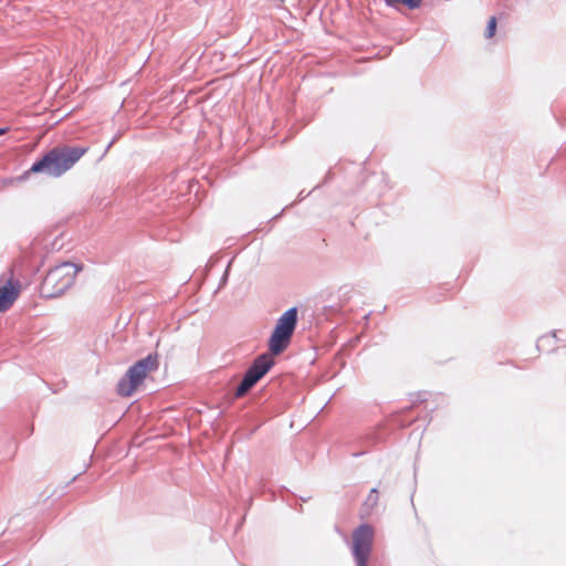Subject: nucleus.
Segmentation results:
<instances>
[{"label": "nucleus", "mask_w": 566, "mask_h": 566, "mask_svg": "<svg viewBox=\"0 0 566 566\" xmlns=\"http://www.w3.org/2000/svg\"><path fill=\"white\" fill-rule=\"evenodd\" d=\"M296 325L297 307L294 306L277 318L268 342L270 354H261L253 360L234 390L235 399L244 397L273 367L274 359L272 356H279L289 347Z\"/></svg>", "instance_id": "nucleus-1"}, {"label": "nucleus", "mask_w": 566, "mask_h": 566, "mask_svg": "<svg viewBox=\"0 0 566 566\" xmlns=\"http://www.w3.org/2000/svg\"><path fill=\"white\" fill-rule=\"evenodd\" d=\"M86 151L87 148L81 146L53 147L42 158L34 161L28 172H42L51 177H60L71 169Z\"/></svg>", "instance_id": "nucleus-2"}, {"label": "nucleus", "mask_w": 566, "mask_h": 566, "mask_svg": "<svg viewBox=\"0 0 566 566\" xmlns=\"http://www.w3.org/2000/svg\"><path fill=\"white\" fill-rule=\"evenodd\" d=\"M81 270L82 265L70 261L62 262L50 269L40 286L41 296L44 298L61 296L74 284L75 276Z\"/></svg>", "instance_id": "nucleus-3"}, {"label": "nucleus", "mask_w": 566, "mask_h": 566, "mask_svg": "<svg viewBox=\"0 0 566 566\" xmlns=\"http://www.w3.org/2000/svg\"><path fill=\"white\" fill-rule=\"evenodd\" d=\"M158 368V355L149 354L128 368L125 376L117 384V392L122 397H129L144 381L147 374Z\"/></svg>", "instance_id": "nucleus-4"}, {"label": "nucleus", "mask_w": 566, "mask_h": 566, "mask_svg": "<svg viewBox=\"0 0 566 566\" xmlns=\"http://www.w3.org/2000/svg\"><path fill=\"white\" fill-rule=\"evenodd\" d=\"M374 535L371 526L367 524L360 525L353 532V555L357 566H367Z\"/></svg>", "instance_id": "nucleus-5"}, {"label": "nucleus", "mask_w": 566, "mask_h": 566, "mask_svg": "<svg viewBox=\"0 0 566 566\" xmlns=\"http://www.w3.org/2000/svg\"><path fill=\"white\" fill-rule=\"evenodd\" d=\"M19 290L15 289L10 282L7 285L0 286V312H6L10 308L17 300Z\"/></svg>", "instance_id": "nucleus-6"}, {"label": "nucleus", "mask_w": 566, "mask_h": 566, "mask_svg": "<svg viewBox=\"0 0 566 566\" xmlns=\"http://www.w3.org/2000/svg\"><path fill=\"white\" fill-rule=\"evenodd\" d=\"M387 7L395 8L399 4H403L407 8L413 10L420 7L422 0H382Z\"/></svg>", "instance_id": "nucleus-7"}, {"label": "nucleus", "mask_w": 566, "mask_h": 566, "mask_svg": "<svg viewBox=\"0 0 566 566\" xmlns=\"http://www.w3.org/2000/svg\"><path fill=\"white\" fill-rule=\"evenodd\" d=\"M556 338V332H553L551 335H545L538 338L536 347L538 350H549L547 346L551 345V342Z\"/></svg>", "instance_id": "nucleus-8"}, {"label": "nucleus", "mask_w": 566, "mask_h": 566, "mask_svg": "<svg viewBox=\"0 0 566 566\" xmlns=\"http://www.w3.org/2000/svg\"><path fill=\"white\" fill-rule=\"evenodd\" d=\"M495 30H496V18L492 17L489 20L486 29H485V38H488V39L492 38L495 34Z\"/></svg>", "instance_id": "nucleus-9"}, {"label": "nucleus", "mask_w": 566, "mask_h": 566, "mask_svg": "<svg viewBox=\"0 0 566 566\" xmlns=\"http://www.w3.org/2000/svg\"><path fill=\"white\" fill-rule=\"evenodd\" d=\"M228 275H229V266L226 269L222 277H221V282H220V285H223L226 284L227 280H228Z\"/></svg>", "instance_id": "nucleus-10"}, {"label": "nucleus", "mask_w": 566, "mask_h": 566, "mask_svg": "<svg viewBox=\"0 0 566 566\" xmlns=\"http://www.w3.org/2000/svg\"><path fill=\"white\" fill-rule=\"evenodd\" d=\"M375 493H377V489H376V488H373V489L370 490V492H369V495H373V494H375Z\"/></svg>", "instance_id": "nucleus-11"}, {"label": "nucleus", "mask_w": 566, "mask_h": 566, "mask_svg": "<svg viewBox=\"0 0 566 566\" xmlns=\"http://www.w3.org/2000/svg\"><path fill=\"white\" fill-rule=\"evenodd\" d=\"M7 130L8 128H0V136L3 135Z\"/></svg>", "instance_id": "nucleus-12"}]
</instances>
